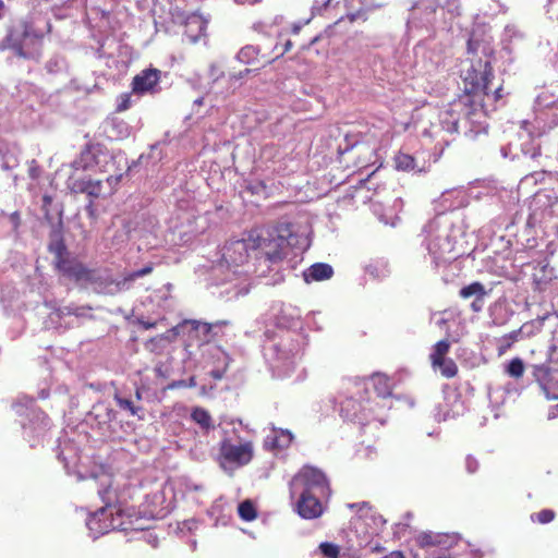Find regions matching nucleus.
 Listing matches in <instances>:
<instances>
[{
  "mask_svg": "<svg viewBox=\"0 0 558 558\" xmlns=\"http://www.w3.org/2000/svg\"><path fill=\"white\" fill-rule=\"evenodd\" d=\"M257 252V240L253 235L247 240H231L223 245L220 257L210 267L208 277L211 286L220 288V298L229 301L245 295L250 291V276L266 275L270 268L256 259Z\"/></svg>",
  "mask_w": 558,
  "mask_h": 558,
  "instance_id": "f257e3e1",
  "label": "nucleus"
},
{
  "mask_svg": "<svg viewBox=\"0 0 558 558\" xmlns=\"http://www.w3.org/2000/svg\"><path fill=\"white\" fill-rule=\"evenodd\" d=\"M468 69L462 71V78L465 84V94L478 93L482 98V104L487 111V106L484 102L485 98L498 101L502 98V86H493L494 74L492 72L490 63L494 54V49L490 43L484 38H478L473 33L468 40Z\"/></svg>",
  "mask_w": 558,
  "mask_h": 558,
  "instance_id": "f03ea898",
  "label": "nucleus"
},
{
  "mask_svg": "<svg viewBox=\"0 0 558 558\" xmlns=\"http://www.w3.org/2000/svg\"><path fill=\"white\" fill-rule=\"evenodd\" d=\"M57 269L63 277L81 288L92 289L97 293L114 294L129 290L135 280L149 275L153 271V264L149 263L141 269L133 270L120 280L111 279L107 270L88 268L73 257L60 262Z\"/></svg>",
  "mask_w": 558,
  "mask_h": 558,
  "instance_id": "7ed1b4c3",
  "label": "nucleus"
},
{
  "mask_svg": "<svg viewBox=\"0 0 558 558\" xmlns=\"http://www.w3.org/2000/svg\"><path fill=\"white\" fill-rule=\"evenodd\" d=\"M464 229L462 213L458 210L438 213L424 227V243L436 266L456 259V244Z\"/></svg>",
  "mask_w": 558,
  "mask_h": 558,
  "instance_id": "20e7f679",
  "label": "nucleus"
},
{
  "mask_svg": "<svg viewBox=\"0 0 558 558\" xmlns=\"http://www.w3.org/2000/svg\"><path fill=\"white\" fill-rule=\"evenodd\" d=\"M439 125L449 134L462 132L466 137L475 138L486 133V110L478 93L464 94L439 112Z\"/></svg>",
  "mask_w": 558,
  "mask_h": 558,
  "instance_id": "39448f33",
  "label": "nucleus"
},
{
  "mask_svg": "<svg viewBox=\"0 0 558 558\" xmlns=\"http://www.w3.org/2000/svg\"><path fill=\"white\" fill-rule=\"evenodd\" d=\"M264 357L277 376H287L302 357V337L294 331H265Z\"/></svg>",
  "mask_w": 558,
  "mask_h": 558,
  "instance_id": "423d86ee",
  "label": "nucleus"
},
{
  "mask_svg": "<svg viewBox=\"0 0 558 558\" xmlns=\"http://www.w3.org/2000/svg\"><path fill=\"white\" fill-rule=\"evenodd\" d=\"M330 488L326 475L317 468L305 465L290 481V497L296 499L295 510L303 519H316L323 513L322 504H315L314 509H305L304 504L310 496L329 497Z\"/></svg>",
  "mask_w": 558,
  "mask_h": 558,
  "instance_id": "0eeeda50",
  "label": "nucleus"
},
{
  "mask_svg": "<svg viewBox=\"0 0 558 558\" xmlns=\"http://www.w3.org/2000/svg\"><path fill=\"white\" fill-rule=\"evenodd\" d=\"M98 494L105 502V507L92 513L86 520V526L93 539H97L99 536L112 530L126 531L141 529L134 525L131 514H126L124 510L111 505L114 495L110 486L99 489Z\"/></svg>",
  "mask_w": 558,
  "mask_h": 558,
  "instance_id": "6e6552de",
  "label": "nucleus"
},
{
  "mask_svg": "<svg viewBox=\"0 0 558 558\" xmlns=\"http://www.w3.org/2000/svg\"><path fill=\"white\" fill-rule=\"evenodd\" d=\"M258 252L256 259L259 263L271 265L282 260L287 255V248L299 244V238L295 233L294 226L288 220H280L267 232V236L257 235Z\"/></svg>",
  "mask_w": 558,
  "mask_h": 558,
  "instance_id": "1a4fd4ad",
  "label": "nucleus"
},
{
  "mask_svg": "<svg viewBox=\"0 0 558 558\" xmlns=\"http://www.w3.org/2000/svg\"><path fill=\"white\" fill-rule=\"evenodd\" d=\"M421 547H429L426 558H483L484 554L454 535L424 532L416 538Z\"/></svg>",
  "mask_w": 558,
  "mask_h": 558,
  "instance_id": "9d476101",
  "label": "nucleus"
},
{
  "mask_svg": "<svg viewBox=\"0 0 558 558\" xmlns=\"http://www.w3.org/2000/svg\"><path fill=\"white\" fill-rule=\"evenodd\" d=\"M227 325V322H216L214 324H208L199 320H185L181 325L175 327L178 333L180 332H189V342L185 345L186 351L189 352V356L193 355L192 341L196 339L198 341V349L201 353L205 350L206 345H216L211 343V341L219 335L222 327Z\"/></svg>",
  "mask_w": 558,
  "mask_h": 558,
  "instance_id": "9b49d317",
  "label": "nucleus"
},
{
  "mask_svg": "<svg viewBox=\"0 0 558 558\" xmlns=\"http://www.w3.org/2000/svg\"><path fill=\"white\" fill-rule=\"evenodd\" d=\"M26 403L20 401L14 404V409L19 415H26L27 422H21L25 437H40L49 428L50 422L48 416L40 410L34 408V400L25 398Z\"/></svg>",
  "mask_w": 558,
  "mask_h": 558,
  "instance_id": "f8f14e48",
  "label": "nucleus"
},
{
  "mask_svg": "<svg viewBox=\"0 0 558 558\" xmlns=\"http://www.w3.org/2000/svg\"><path fill=\"white\" fill-rule=\"evenodd\" d=\"M221 466L239 468L247 464L253 458V446L251 442L233 445L230 440L225 439L220 446Z\"/></svg>",
  "mask_w": 558,
  "mask_h": 558,
  "instance_id": "ddd939ff",
  "label": "nucleus"
},
{
  "mask_svg": "<svg viewBox=\"0 0 558 558\" xmlns=\"http://www.w3.org/2000/svg\"><path fill=\"white\" fill-rule=\"evenodd\" d=\"M201 355L204 367H210L208 374L215 380L222 379L231 362L229 354L219 345H206Z\"/></svg>",
  "mask_w": 558,
  "mask_h": 558,
  "instance_id": "4468645a",
  "label": "nucleus"
},
{
  "mask_svg": "<svg viewBox=\"0 0 558 558\" xmlns=\"http://www.w3.org/2000/svg\"><path fill=\"white\" fill-rule=\"evenodd\" d=\"M339 407V414L344 420L366 425L371 422L373 416L371 415L372 409L357 401L352 397H339L336 400Z\"/></svg>",
  "mask_w": 558,
  "mask_h": 558,
  "instance_id": "2eb2a0df",
  "label": "nucleus"
},
{
  "mask_svg": "<svg viewBox=\"0 0 558 558\" xmlns=\"http://www.w3.org/2000/svg\"><path fill=\"white\" fill-rule=\"evenodd\" d=\"M92 307L88 305H77L71 303L64 306H59L52 312L59 324L64 325L65 328H74L81 325L85 319L93 317Z\"/></svg>",
  "mask_w": 558,
  "mask_h": 558,
  "instance_id": "dca6fc26",
  "label": "nucleus"
},
{
  "mask_svg": "<svg viewBox=\"0 0 558 558\" xmlns=\"http://www.w3.org/2000/svg\"><path fill=\"white\" fill-rule=\"evenodd\" d=\"M533 377L548 400L558 399V376L545 365L533 366Z\"/></svg>",
  "mask_w": 558,
  "mask_h": 558,
  "instance_id": "f3484780",
  "label": "nucleus"
},
{
  "mask_svg": "<svg viewBox=\"0 0 558 558\" xmlns=\"http://www.w3.org/2000/svg\"><path fill=\"white\" fill-rule=\"evenodd\" d=\"M160 71L147 69L135 75L132 81V92L136 95L154 94L158 90Z\"/></svg>",
  "mask_w": 558,
  "mask_h": 558,
  "instance_id": "a211bd4d",
  "label": "nucleus"
},
{
  "mask_svg": "<svg viewBox=\"0 0 558 558\" xmlns=\"http://www.w3.org/2000/svg\"><path fill=\"white\" fill-rule=\"evenodd\" d=\"M28 27L24 23H19L12 26L5 38L2 41L3 48L14 50L15 54L21 58H26V53L23 49L24 40L28 37Z\"/></svg>",
  "mask_w": 558,
  "mask_h": 558,
  "instance_id": "6ab92c4d",
  "label": "nucleus"
},
{
  "mask_svg": "<svg viewBox=\"0 0 558 558\" xmlns=\"http://www.w3.org/2000/svg\"><path fill=\"white\" fill-rule=\"evenodd\" d=\"M276 312L274 313V322L276 327L278 328L277 331H291V328H294L298 326L301 312L299 308L292 306V305H280L279 308H274Z\"/></svg>",
  "mask_w": 558,
  "mask_h": 558,
  "instance_id": "aec40b11",
  "label": "nucleus"
},
{
  "mask_svg": "<svg viewBox=\"0 0 558 558\" xmlns=\"http://www.w3.org/2000/svg\"><path fill=\"white\" fill-rule=\"evenodd\" d=\"M459 295L462 299H471L473 298V302L471 303V308L473 312L478 313L484 307V300L488 295V291L485 289L484 284L481 282H472L469 286L463 287Z\"/></svg>",
  "mask_w": 558,
  "mask_h": 558,
  "instance_id": "412c9836",
  "label": "nucleus"
},
{
  "mask_svg": "<svg viewBox=\"0 0 558 558\" xmlns=\"http://www.w3.org/2000/svg\"><path fill=\"white\" fill-rule=\"evenodd\" d=\"M291 430L272 426L269 435L266 436L264 445L267 449H286L293 441Z\"/></svg>",
  "mask_w": 558,
  "mask_h": 558,
  "instance_id": "4be33fe9",
  "label": "nucleus"
},
{
  "mask_svg": "<svg viewBox=\"0 0 558 558\" xmlns=\"http://www.w3.org/2000/svg\"><path fill=\"white\" fill-rule=\"evenodd\" d=\"M102 181L83 178L73 181L72 191L75 193H85L90 197H99L102 194Z\"/></svg>",
  "mask_w": 558,
  "mask_h": 558,
  "instance_id": "5701e85b",
  "label": "nucleus"
},
{
  "mask_svg": "<svg viewBox=\"0 0 558 558\" xmlns=\"http://www.w3.org/2000/svg\"><path fill=\"white\" fill-rule=\"evenodd\" d=\"M332 275V267L326 263H315L303 272V277L306 282L328 280Z\"/></svg>",
  "mask_w": 558,
  "mask_h": 558,
  "instance_id": "b1692460",
  "label": "nucleus"
},
{
  "mask_svg": "<svg viewBox=\"0 0 558 558\" xmlns=\"http://www.w3.org/2000/svg\"><path fill=\"white\" fill-rule=\"evenodd\" d=\"M89 415L94 417L100 428L109 426L117 418V412L105 402L96 403Z\"/></svg>",
  "mask_w": 558,
  "mask_h": 558,
  "instance_id": "393cba45",
  "label": "nucleus"
},
{
  "mask_svg": "<svg viewBox=\"0 0 558 558\" xmlns=\"http://www.w3.org/2000/svg\"><path fill=\"white\" fill-rule=\"evenodd\" d=\"M49 252L53 255V263L56 268L60 266V262L71 258L70 253L64 244L62 236L59 233H53L48 245Z\"/></svg>",
  "mask_w": 558,
  "mask_h": 558,
  "instance_id": "a878e982",
  "label": "nucleus"
},
{
  "mask_svg": "<svg viewBox=\"0 0 558 558\" xmlns=\"http://www.w3.org/2000/svg\"><path fill=\"white\" fill-rule=\"evenodd\" d=\"M396 168L400 171L421 173L426 172L425 161L418 165L417 159L411 155L400 153L395 158Z\"/></svg>",
  "mask_w": 558,
  "mask_h": 558,
  "instance_id": "bb28decb",
  "label": "nucleus"
},
{
  "mask_svg": "<svg viewBox=\"0 0 558 558\" xmlns=\"http://www.w3.org/2000/svg\"><path fill=\"white\" fill-rule=\"evenodd\" d=\"M171 283H167L162 288L155 290L153 294L150 295V300L153 303H155L158 307H160L162 311H169L171 310L173 305V301L171 298Z\"/></svg>",
  "mask_w": 558,
  "mask_h": 558,
  "instance_id": "cd10ccee",
  "label": "nucleus"
},
{
  "mask_svg": "<svg viewBox=\"0 0 558 558\" xmlns=\"http://www.w3.org/2000/svg\"><path fill=\"white\" fill-rule=\"evenodd\" d=\"M260 53V48L255 45H246L236 53L235 58L243 64H254Z\"/></svg>",
  "mask_w": 558,
  "mask_h": 558,
  "instance_id": "c85d7f7f",
  "label": "nucleus"
},
{
  "mask_svg": "<svg viewBox=\"0 0 558 558\" xmlns=\"http://www.w3.org/2000/svg\"><path fill=\"white\" fill-rule=\"evenodd\" d=\"M191 417L205 432H208L214 427L209 412L203 408H194L192 410Z\"/></svg>",
  "mask_w": 558,
  "mask_h": 558,
  "instance_id": "c756f323",
  "label": "nucleus"
},
{
  "mask_svg": "<svg viewBox=\"0 0 558 558\" xmlns=\"http://www.w3.org/2000/svg\"><path fill=\"white\" fill-rule=\"evenodd\" d=\"M369 381L373 385L378 397L386 398L390 396L391 388L387 376L383 374H375L371 377Z\"/></svg>",
  "mask_w": 558,
  "mask_h": 558,
  "instance_id": "7c9ffc66",
  "label": "nucleus"
},
{
  "mask_svg": "<svg viewBox=\"0 0 558 558\" xmlns=\"http://www.w3.org/2000/svg\"><path fill=\"white\" fill-rule=\"evenodd\" d=\"M557 104L558 96L547 89L542 90L535 98V105L539 109L553 108L556 107Z\"/></svg>",
  "mask_w": 558,
  "mask_h": 558,
  "instance_id": "2f4dec72",
  "label": "nucleus"
},
{
  "mask_svg": "<svg viewBox=\"0 0 558 558\" xmlns=\"http://www.w3.org/2000/svg\"><path fill=\"white\" fill-rule=\"evenodd\" d=\"M524 369V362L520 357H514L505 365V373L515 379L523 376Z\"/></svg>",
  "mask_w": 558,
  "mask_h": 558,
  "instance_id": "473e14b6",
  "label": "nucleus"
},
{
  "mask_svg": "<svg viewBox=\"0 0 558 558\" xmlns=\"http://www.w3.org/2000/svg\"><path fill=\"white\" fill-rule=\"evenodd\" d=\"M114 400L121 410L128 411L132 416L141 417L143 408L135 405L132 400L123 398L118 393L114 395Z\"/></svg>",
  "mask_w": 558,
  "mask_h": 558,
  "instance_id": "72a5a7b5",
  "label": "nucleus"
},
{
  "mask_svg": "<svg viewBox=\"0 0 558 558\" xmlns=\"http://www.w3.org/2000/svg\"><path fill=\"white\" fill-rule=\"evenodd\" d=\"M433 366L438 367L441 375L447 378L453 377L458 372L457 364L451 359H442L436 363H433Z\"/></svg>",
  "mask_w": 558,
  "mask_h": 558,
  "instance_id": "f704fd0d",
  "label": "nucleus"
},
{
  "mask_svg": "<svg viewBox=\"0 0 558 558\" xmlns=\"http://www.w3.org/2000/svg\"><path fill=\"white\" fill-rule=\"evenodd\" d=\"M239 515L244 521H252L256 518L257 512L254 504L251 500L242 501L238 507Z\"/></svg>",
  "mask_w": 558,
  "mask_h": 558,
  "instance_id": "c9c22d12",
  "label": "nucleus"
},
{
  "mask_svg": "<svg viewBox=\"0 0 558 558\" xmlns=\"http://www.w3.org/2000/svg\"><path fill=\"white\" fill-rule=\"evenodd\" d=\"M366 272L374 279H384L388 276L389 269L384 262H375L366 267Z\"/></svg>",
  "mask_w": 558,
  "mask_h": 558,
  "instance_id": "e433bc0d",
  "label": "nucleus"
},
{
  "mask_svg": "<svg viewBox=\"0 0 558 558\" xmlns=\"http://www.w3.org/2000/svg\"><path fill=\"white\" fill-rule=\"evenodd\" d=\"M450 348V343L448 340H440L434 345V350L430 354L432 363H436L442 359H446V354L448 353Z\"/></svg>",
  "mask_w": 558,
  "mask_h": 558,
  "instance_id": "4c0bfd02",
  "label": "nucleus"
},
{
  "mask_svg": "<svg viewBox=\"0 0 558 558\" xmlns=\"http://www.w3.org/2000/svg\"><path fill=\"white\" fill-rule=\"evenodd\" d=\"M521 146L522 153L531 159L534 160L541 156V145L539 143H535L534 140H531L529 143H523Z\"/></svg>",
  "mask_w": 558,
  "mask_h": 558,
  "instance_id": "58836bf2",
  "label": "nucleus"
},
{
  "mask_svg": "<svg viewBox=\"0 0 558 558\" xmlns=\"http://www.w3.org/2000/svg\"><path fill=\"white\" fill-rule=\"evenodd\" d=\"M521 146L522 153L531 159L534 160L541 156V145L539 143H535L534 140H531L529 143H523Z\"/></svg>",
  "mask_w": 558,
  "mask_h": 558,
  "instance_id": "ea45409f",
  "label": "nucleus"
},
{
  "mask_svg": "<svg viewBox=\"0 0 558 558\" xmlns=\"http://www.w3.org/2000/svg\"><path fill=\"white\" fill-rule=\"evenodd\" d=\"M319 550L327 558H338L340 551L338 545L328 542L320 543Z\"/></svg>",
  "mask_w": 558,
  "mask_h": 558,
  "instance_id": "a19ab883",
  "label": "nucleus"
},
{
  "mask_svg": "<svg viewBox=\"0 0 558 558\" xmlns=\"http://www.w3.org/2000/svg\"><path fill=\"white\" fill-rule=\"evenodd\" d=\"M555 512L550 509H544L537 513L531 514L532 521H537L541 524L549 523L554 520Z\"/></svg>",
  "mask_w": 558,
  "mask_h": 558,
  "instance_id": "79ce46f5",
  "label": "nucleus"
},
{
  "mask_svg": "<svg viewBox=\"0 0 558 558\" xmlns=\"http://www.w3.org/2000/svg\"><path fill=\"white\" fill-rule=\"evenodd\" d=\"M546 14L550 20L558 21V0H548L546 5Z\"/></svg>",
  "mask_w": 558,
  "mask_h": 558,
  "instance_id": "37998d69",
  "label": "nucleus"
},
{
  "mask_svg": "<svg viewBox=\"0 0 558 558\" xmlns=\"http://www.w3.org/2000/svg\"><path fill=\"white\" fill-rule=\"evenodd\" d=\"M131 107V94H122L118 99L117 110L124 111Z\"/></svg>",
  "mask_w": 558,
  "mask_h": 558,
  "instance_id": "c03bdc74",
  "label": "nucleus"
},
{
  "mask_svg": "<svg viewBox=\"0 0 558 558\" xmlns=\"http://www.w3.org/2000/svg\"><path fill=\"white\" fill-rule=\"evenodd\" d=\"M357 146V141H352L348 135L344 138V144H340L338 147V151L340 155L348 153L350 149Z\"/></svg>",
  "mask_w": 558,
  "mask_h": 558,
  "instance_id": "a18cd8bd",
  "label": "nucleus"
},
{
  "mask_svg": "<svg viewBox=\"0 0 558 558\" xmlns=\"http://www.w3.org/2000/svg\"><path fill=\"white\" fill-rule=\"evenodd\" d=\"M478 466H480V463L474 457L468 456L465 458V469H466L468 473L474 474L478 470Z\"/></svg>",
  "mask_w": 558,
  "mask_h": 558,
  "instance_id": "49530a36",
  "label": "nucleus"
},
{
  "mask_svg": "<svg viewBox=\"0 0 558 558\" xmlns=\"http://www.w3.org/2000/svg\"><path fill=\"white\" fill-rule=\"evenodd\" d=\"M209 75L213 78V81L216 82L223 76V71L217 63H211L209 65Z\"/></svg>",
  "mask_w": 558,
  "mask_h": 558,
  "instance_id": "de8ad7c7",
  "label": "nucleus"
},
{
  "mask_svg": "<svg viewBox=\"0 0 558 558\" xmlns=\"http://www.w3.org/2000/svg\"><path fill=\"white\" fill-rule=\"evenodd\" d=\"M39 174H40V168L39 166L37 165L36 160H31L29 163H28V175L33 179V180H36L39 178Z\"/></svg>",
  "mask_w": 558,
  "mask_h": 558,
  "instance_id": "09e8293b",
  "label": "nucleus"
},
{
  "mask_svg": "<svg viewBox=\"0 0 558 558\" xmlns=\"http://www.w3.org/2000/svg\"><path fill=\"white\" fill-rule=\"evenodd\" d=\"M252 72H253V70L245 69V70H242V71H239V72L230 73L229 74V81L230 82L241 81V80L245 78Z\"/></svg>",
  "mask_w": 558,
  "mask_h": 558,
  "instance_id": "8fccbe9b",
  "label": "nucleus"
},
{
  "mask_svg": "<svg viewBox=\"0 0 558 558\" xmlns=\"http://www.w3.org/2000/svg\"><path fill=\"white\" fill-rule=\"evenodd\" d=\"M332 0H315L313 4V10L317 12H322L323 10L329 8Z\"/></svg>",
  "mask_w": 558,
  "mask_h": 558,
  "instance_id": "3c124183",
  "label": "nucleus"
},
{
  "mask_svg": "<svg viewBox=\"0 0 558 558\" xmlns=\"http://www.w3.org/2000/svg\"><path fill=\"white\" fill-rule=\"evenodd\" d=\"M307 499H310V500H307V501L304 504V507H305V509H308L310 511H312V510L314 509V505L312 504V501H311V500H313L315 504H322V501H320V500H322L323 498L310 496Z\"/></svg>",
  "mask_w": 558,
  "mask_h": 558,
  "instance_id": "603ef678",
  "label": "nucleus"
},
{
  "mask_svg": "<svg viewBox=\"0 0 558 558\" xmlns=\"http://www.w3.org/2000/svg\"><path fill=\"white\" fill-rule=\"evenodd\" d=\"M440 408H441L440 405L436 407V409H435L436 413L434 414L435 420L438 421V422L446 421L447 417L449 416L448 413H444L442 414Z\"/></svg>",
  "mask_w": 558,
  "mask_h": 558,
  "instance_id": "864d4df0",
  "label": "nucleus"
},
{
  "mask_svg": "<svg viewBox=\"0 0 558 558\" xmlns=\"http://www.w3.org/2000/svg\"><path fill=\"white\" fill-rule=\"evenodd\" d=\"M89 156H90V153H89V151H87V153H83V154H82V159H81L80 161H78V160L74 161V166H75V168H76V169H80V168H82V169H87L88 165H87V163H83V159H84L85 157H89Z\"/></svg>",
  "mask_w": 558,
  "mask_h": 558,
  "instance_id": "5fc2aeb1",
  "label": "nucleus"
},
{
  "mask_svg": "<svg viewBox=\"0 0 558 558\" xmlns=\"http://www.w3.org/2000/svg\"><path fill=\"white\" fill-rule=\"evenodd\" d=\"M547 416H548V420L558 417V404L550 408Z\"/></svg>",
  "mask_w": 558,
  "mask_h": 558,
  "instance_id": "6e6d98bb",
  "label": "nucleus"
},
{
  "mask_svg": "<svg viewBox=\"0 0 558 558\" xmlns=\"http://www.w3.org/2000/svg\"><path fill=\"white\" fill-rule=\"evenodd\" d=\"M121 177H108L106 179V182L110 185V187H112L114 184H117L119 182Z\"/></svg>",
  "mask_w": 558,
  "mask_h": 558,
  "instance_id": "4d7b16f0",
  "label": "nucleus"
},
{
  "mask_svg": "<svg viewBox=\"0 0 558 558\" xmlns=\"http://www.w3.org/2000/svg\"><path fill=\"white\" fill-rule=\"evenodd\" d=\"M251 189H252V193H259V191L265 190V185L263 183H258L256 186L251 187Z\"/></svg>",
  "mask_w": 558,
  "mask_h": 558,
  "instance_id": "13d9d810",
  "label": "nucleus"
},
{
  "mask_svg": "<svg viewBox=\"0 0 558 558\" xmlns=\"http://www.w3.org/2000/svg\"><path fill=\"white\" fill-rule=\"evenodd\" d=\"M239 4H254L258 2L259 0H234Z\"/></svg>",
  "mask_w": 558,
  "mask_h": 558,
  "instance_id": "bf43d9fd",
  "label": "nucleus"
},
{
  "mask_svg": "<svg viewBox=\"0 0 558 558\" xmlns=\"http://www.w3.org/2000/svg\"><path fill=\"white\" fill-rule=\"evenodd\" d=\"M54 65H58V62H54V64H52V61L50 60V61L47 63V68H48V70H49L50 72H52V71H53V69H52V68H54Z\"/></svg>",
  "mask_w": 558,
  "mask_h": 558,
  "instance_id": "052dcab7",
  "label": "nucleus"
},
{
  "mask_svg": "<svg viewBox=\"0 0 558 558\" xmlns=\"http://www.w3.org/2000/svg\"><path fill=\"white\" fill-rule=\"evenodd\" d=\"M54 65H58V62H54V64H52V61L50 60V61L47 63V68H48V70H49L50 72H52V71H53V69H52V68H54Z\"/></svg>",
  "mask_w": 558,
  "mask_h": 558,
  "instance_id": "680f3d73",
  "label": "nucleus"
},
{
  "mask_svg": "<svg viewBox=\"0 0 558 558\" xmlns=\"http://www.w3.org/2000/svg\"><path fill=\"white\" fill-rule=\"evenodd\" d=\"M54 65H58V62H54V64H52V61L50 60V61L47 63V68H48V70H49L50 72H52V71H53V69H52V68H54Z\"/></svg>",
  "mask_w": 558,
  "mask_h": 558,
  "instance_id": "e2e57ef3",
  "label": "nucleus"
},
{
  "mask_svg": "<svg viewBox=\"0 0 558 558\" xmlns=\"http://www.w3.org/2000/svg\"><path fill=\"white\" fill-rule=\"evenodd\" d=\"M292 47V43L291 40H287L286 44H284V51H289Z\"/></svg>",
  "mask_w": 558,
  "mask_h": 558,
  "instance_id": "0e129e2a",
  "label": "nucleus"
},
{
  "mask_svg": "<svg viewBox=\"0 0 558 558\" xmlns=\"http://www.w3.org/2000/svg\"><path fill=\"white\" fill-rule=\"evenodd\" d=\"M393 206H395V208H399V207L401 208V206H402V199H401V198H397V199L395 201V205H393Z\"/></svg>",
  "mask_w": 558,
  "mask_h": 558,
  "instance_id": "69168bd1",
  "label": "nucleus"
},
{
  "mask_svg": "<svg viewBox=\"0 0 558 558\" xmlns=\"http://www.w3.org/2000/svg\"><path fill=\"white\" fill-rule=\"evenodd\" d=\"M11 218H12V221L14 222V225H17V220H19L17 214L14 213Z\"/></svg>",
  "mask_w": 558,
  "mask_h": 558,
  "instance_id": "338daca9",
  "label": "nucleus"
},
{
  "mask_svg": "<svg viewBox=\"0 0 558 558\" xmlns=\"http://www.w3.org/2000/svg\"><path fill=\"white\" fill-rule=\"evenodd\" d=\"M135 398H136L137 400H141V399H142V392H141V389H136V391H135Z\"/></svg>",
  "mask_w": 558,
  "mask_h": 558,
  "instance_id": "774afa93",
  "label": "nucleus"
}]
</instances>
